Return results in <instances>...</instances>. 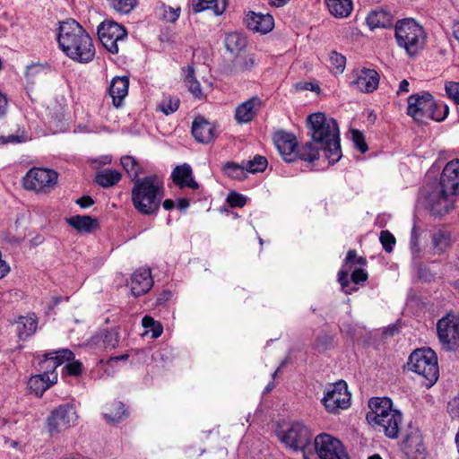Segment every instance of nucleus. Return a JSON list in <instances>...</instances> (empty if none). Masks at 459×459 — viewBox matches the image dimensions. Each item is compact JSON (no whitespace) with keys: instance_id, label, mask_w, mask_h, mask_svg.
I'll return each instance as SVG.
<instances>
[{"instance_id":"nucleus-17","label":"nucleus","mask_w":459,"mask_h":459,"mask_svg":"<svg viewBox=\"0 0 459 459\" xmlns=\"http://www.w3.org/2000/svg\"><path fill=\"white\" fill-rule=\"evenodd\" d=\"M440 189L446 195L459 194V159L446 163L440 177Z\"/></svg>"},{"instance_id":"nucleus-16","label":"nucleus","mask_w":459,"mask_h":459,"mask_svg":"<svg viewBox=\"0 0 459 459\" xmlns=\"http://www.w3.org/2000/svg\"><path fill=\"white\" fill-rule=\"evenodd\" d=\"M273 142L285 161L292 162L298 158V141L293 134L277 131L273 134Z\"/></svg>"},{"instance_id":"nucleus-50","label":"nucleus","mask_w":459,"mask_h":459,"mask_svg":"<svg viewBox=\"0 0 459 459\" xmlns=\"http://www.w3.org/2000/svg\"><path fill=\"white\" fill-rule=\"evenodd\" d=\"M351 133V137H352L354 146L361 153H365L368 151V145L365 142L363 134L357 129H352Z\"/></svg>"},{"instance_id":"nucleus-55","label":"nucleus","mask_w":459,"mask_h":459,"mask_svg":"<svg viewBox=\"0 0 459 459\" xmlns=\"http://www.w3.org/2000/svg\"><path fill=\"white\" fill-rule=\"evenodd\" d=\"M209 9H212L216 15L221 14L227 7V0H207Z\"/></svg>"},{"instance_id":"nucleus-14","label":"nucleus","mask_w":459,"mask_h":459,"mask_svg":"<svg viewBox=\"0 0 459 459\" xmlns=\"http://www.w3.org/2000/svg\"><path fill=\"white\" fill-rule=\"evenodd\" d=\"M407 114L417 122H423L428 117L435 115V100L429 92L412 94L409 96Z\"/></svg>"},{"instance_id":"nucleus-35","label":"nucleus","mask_w":459,"mask_h":459,"mask_svg":"<svg viewBox=\"0 0 459 459\" xmlns=\"http://www.w3.org/2000/svg\"><path fill=\"white\" fill-rule=\"evenodd\" d=\"M225 46L230 53H237L246 48L247 39L241 33L230 32L225 38Z\"/></svg>"},{"instance_id":"nucleus-4","label":"nucleus","mask_w":459,"mask_h":459,"mask_svg":"<svg viewBox=\"0 0 459 459\" xmlns=\"http://www.w3.org/2000/svg\"><path fill=\"white\" fill-rule=\"evenodd\" d=\"M163 195L162 182L155 175L136 180L132 188L133 205L144 215H152L159 211Z\"/></svg>"},{"instance_id":"nucleus-48","label":"nucleus","mask_w":459,"mask_h":459,"mask_svg":"<svg viewBox=\"0 0 459 459\" xmlns=\"http://www.w3.org/2000/svg\"><path fill=\"white\" fill-rule=\"evenodd\" d=\"M113 8L120 13H128L136 5V0H111Z\"/></svg>"},{"instance_id":"nucleus-63","label":"nucleus","mask_w":459,"mask_h":459,"mask_svg":"<svg viewBox=\"0 0 459 459\" xmlns=\"http://www.w3.org/2000/svg\"><path fill=\"white\" fill-rule=\"evenodd\" d=\"M22 140L19 136H16L14 134H10L7 137H2V143H19Z\"/></svg>"},{"instance_id":"nucleus-49","label":"nucleus","mask_w":459,"mask_h":459,"mask_svg":"<svg viewBox=\"0 0 459 459\" xmlns=\"http://www.w3.org/2000/svg\"><path fill=\"white\" fill-rule=\"evenodd\" d=\"M379 239L384 250L387 253H391L396 242L394 235L388 230H382Z\"/></svg>"},{"instance_id":"nucleus-2","label":"nucleus","mask_w":459,"mask_h":459,"mask_svg":"<svg viewBox=\"0 0 459 459\" xmlns=\"http://www.w3.org/2000/svg\"><path fill=\"white\" fill-rule=\"evenodd\" d=\"M307 127L311 139L324 147L329 163L338 161L342 157V150L337 121L323 112H316L307 117Z\"/></svg>"},{"instance_id":"nucleus-24","label":"nucleus","mask_w":459,"mask_h":459,"mask_svg":"<svg viewBox=\"0 0 459 459\" xmlns=\"http://www.w3.org/2000/svg\"><path fill=\"white\" fill-rule=\"evenodd\" d=\"M245 22L249 30L263 34L270 32L274 27L273 17L269 13L263 14L250 12L247 14Z\"/></svg>"},{"instance_id":"nucleus-60","label":"nucleus","mask_w":459,"mask_h":459,"mask_svg":"<svg viewBox=\"0 0 459 459\" xmlns=\"http://www.w3.org/2000/svg\"><path fill=\"white\" fill-rule=\"evenodd\" d=\"M8 100L4 94L0 91V118L4 117L7 113Z\"/></svg>"},{"instance_id":"nucleus-21","label":"nucleus","mask_w":459,"mask_h":459,"mask_svg":"<svg viewBox=\"0 0 459 459\" xmlns=\"http://www.w3.org/2000/svg\"><path fill=\"white\" fill-rule=\"evenodd\" d=\"M262 106L263 101L257 96L242 102L236 108L235 118L237 122L239 124L251 122Z\"/></svg>"},{"instance_id":"nucleus-62","label":"nucleus","mask_w":459,"mask_h":459,"mask_svg":"<svg viewBox=\"0 0 459 459\" xmlns=\"http://www.w3.org/2000/svg\"><path fill=\"white\" fill-rule=\"evenodd\" d=\"M193 9L195 13H201L204 10H208L209 5L207 0H198L195 4H194Z\"/></svg>"},{"instance_id":"nucleus-61","label":"nucleus","mask_w":459,"mask_h":459,"mask_svg":"<svg viewBox=\"0 0 459 459\" xmlns=\"http://www.w3.org/2000/svg\"><path fill=\"white\" fill-rule=\"evenodd\" d=\"M76 204H79L82 208H88V207H91L94 204V201L91 196L85 195V196L79 198L76 201Z\"/></svg>"},{"instance_id":"nucleus-36","label":"nucleus","mask_w":459,"mask_h":459,"mask_svg":"<svg viewBox=\"0 0 459 459\" xmlns=\"http://www.w3.org/2000/svg\"><path fill=\"white\" fill-rule=\"evenodd\" d=\"M120 179V172L114 169H105L97 173L95 177V182L103 187L112 186L116 185Z\"/></svg>"},{"instance_id":"nucleus-15","label":"nucleus","mask_w":459,"mask_h":459,"mask_svg":"<svg viewBox=\"0 0 459 459\" xmlns=\"http://www.w3.org/2000/svg\"><path fill=\"white\" fill-rule=\"evenodd\" d=\"M379 74L374 69L362 68L353 71L351 85L364 93L376 91L379 84Z\"/></svg>"},{"instance_id":"nucleus-54","label":"nucleus","mask_w":459,"mask_h":459,"mask_svg":"<svg viewBox=\"0 0 459 459\" xmlns=\"http://www.w3.org/2000/svg\"><path fill=\"white\" fill-rule=\"evenodd\" d=\"M255 65V57L253 55L242 56L238 59L236 67L240 71H248Z\"/></svg>"},{"instance_id":"nucleus-23","label":"nucleus","mask_w":459,"mask_h":459,"mask_svg":"<svg viewBox=\"0 0 459 459\" xmlns=\"http://www.w3.org/2000/svg\"><path fill=\"white\" fill-rule=\"evenodd\" d=\"M12 325L14 326L18 338L26 340L36 333L38 318L34 313H30L27 316H18L12 322Z\"/></svg>"},{"instance_id":"nucleus-7","label":"nucleus","mask_w":459,"mask_h":459,"mask_svg":"<svg viewBox=\"0 0 459 459\" xmlns=\"http://www.w3.org/2000/svg\"><path fill=\"white\" fill-rule=\"evenodd\" d=\"M277 437L284 446L291 451H304L312 441L310 428L300 421L292 422L284 429L277 431Z\"/></svg>"},{"instance_id":"nucleus-11","label":"nucleus","mask_w":459,"mask_h":459,"mask_svg":"<svg viewBox=\"0 0 459 459\" xmlns=\"http://www.w3.org/2000/svg\"><path fill=\"white\" fill-rule=\"evenodd\" d=\"M437 337L446 351L453 350L459 342V315L448 312L437 323Z\"/></svg>"},{"instance_id":"nucleus-38","label":"nucleus","mask_w":459,"mask_h":459,"mask_svg":"<svg viewBox=\"0 0 459 459\" xmlns=\"http://www.w3.org/2000/svg\"><path fill=\"white\" fill-rule=\"evenodd\" d=\"M224 173L234 179H242L246 177V167L244 162L242 164H238L233 161H228L223 166Z\"/></svg>"},{"instance_id":"nucleus-30","label":"nucleus","mask_w":459,"mask_h":459,"mask_svg":"<svg viewBox=\"0 0 459 459\" xmlns=\"http://www.w3.org/2000/svg\"><path fill=\"white\" fill-rule=\"evenodd\" d=\"M184 74V84L192 93V95L197 99L204 97L200 82L197 81L195 76V71L193 65H187L183 68Z\"/></svg>"},{"instance_id":"nucleus-6","label":"nucleus","mask_w":459,"mask_h":459,"mask_svg":"<svg viewBox=\"0 0 459 459\" xmlns=\"http://www.w3.org/2000/svg\"><path fill=\"white\" fill-rule=\"evenodd\" d=\"M408 368L426 379L427 386L433 385L438 378V366L436 353L429 348L414 351L409 357Z\"/></svg>"},{"instance_id":"nucleus-51","label":"nucleus","mask_w":459,"mask_h":459,"mask_svg":"<svg viewBox=\"0 0 459 459\" xmlns=\"http://www.w3.org/2000/svg\"><path fill=\"white\" fill-rule=\"evenodd\" d=\"M445 91L446 95L453 100L455 104L459 105V82H446Z\"/></svg>"},{"instance_id":"nucleus-57","label":"nucleus","mask_w":459,"mask_h":459,"mask_svg":"<svg viewBox=\"0 0 459 459\" xmlns=\"http://www.w3.org/2000/svg\"><path fill=\"white\" fill-rule=\"evenodd\" d=\"M351 279L355 284H359L368 280V273L364 269H355L351 275Z\"/></svg>"},{"instance_id":"nucleus-28","label":"nucleus","mask_w":459,"mask_h":459,"mask_svg":"<svg viewBox=\"0 0 459 459\" xmlns=\"http://www.w3.org/2000/svg\"><path fill=\"white\" fill-rule=\"evenodd\" d=\"M69 226L79 232L91 233L99 227V221L96 218L88 215H75L66 218Z\"/></svg>"},{"instance_id":"nucleus-37","label":"nucleus","mask_w":459,"mask_h":459,"mask_svg":"<svg viewBox=\"0 0 459 459\" xmlns=\"http://www.w3.org/2000/svg\"><path fill=\"white\" fill-rule=\"evenodd\" d=\"M121 165L126 169L131 180L134 183L136 180H140V174L143 173L141 165L132 156H124L121 158Z\"/></svg>"},{"instance_id":"nucleus-29","label":"nucleus","mask_w":459,"mask_h":459,"mask_svg":"<svg viewBox=\"0 0 459 459\" xmlns=\"http://www.w3.org/2000/svg\"><path fill=\"white\" fill-rule=\"evenodd\" d=\"M57 375H53L52 377H44L40 374L32 376L28 382L30 389L37 395L41 396L46 390L52 385L56 383Z\"/></svg>"},{"instance_id":"nucleus-25","label":"nucleus","mask_w":459,"mask_h":459,"mask_svg":"<svg viewBox=\"0 0 459 459\" xmlns=\"http://www.w3.org/2000/svg\"><path fill=\"white\" fill-rule=\"evenodd\" d=\"M455 203V196L443 193L442 189L438 193H433L429 199L430 212L435 215H444L449 212Z\"/></svg>"},{"instance_id":"nucleus-44","label":"nucleus","mask_w":459,"mask_h":459,"mask_svg":"<svg viewBox=\"0 0 459 459\" xmlns=\"http://www.w3.org/2000/svg\"><path fill=\"white\" fill-rule=\"evenodd\" d=\"M179 99L178 97H165L159 104V109L165 115H170L178 110Z\"/></svg>"},{"instance_id":"nucleus-9","label":"nucleus","mask_w":459,"mask_h":459,"mask_svg":"<svg viewBox=\"0 0 459 459\" xmlns=\"http://www.w3.org/2000/svg\"><path fill=\"white\" fill-rule=\"evenodd\" d=\"M98 36L109 53L117 54L127 39V31L115 22L104 21L98 26Z\"/></svg>"},{"instance_id":"nucleus-42","label":"nucleus","mask_w":459,"mask_h":459,"mask_svg":"<svg viewBox=\"0 0 459 459\" xmlns=\"http://www.w3.org/2000/svg\"><path fill=\"white\" fill-rule=\"evenodd\" d=\"M267 160L261 155H255L253 160L247 161L245 164L247 172L257 173L263 172L267 167Z\"/></svg>"},{"instance_id":"nucleus-26","label":"nucleus","mask_w":459,"mask_h":459,"mask_svg":"<svg viewBox=\"0 0 459 459\" xmlns=\"http://www.w3.org/2000/svg\"><path fill=\"white\" fill-rule=\"evenodd\" d=\"M129 79L127 76H116L111 80L108 93L115 108L122 107L123 100L128 93Z\"/></svg>"},{"instance_id":"nucleus-47","label":"nucleus","mask_w":459,"mask_h":459,"mask_svg":"<svg viewBox=\"0 0 459 459\" xmlns=\"http://www.w3.org/2000/svg\"><path fill=\"white\" fill-rule=\"evenodd\" d=\"M102 341L106 349H114L118 345L119 335L115 329L106 330L102 333Z\"/></svg>"},{"instance_id":"nucleus-20","label":"nucleus","mask_w":459,"mask_h":459,"mask_svg":"<svg viewBox=\"0 0 459 459\" xmlns=\"http://www.w3.org/2000/svg\"><path fill=\"white\" fill-rule=\"evenodd\" d=\"M153 280L149 268L136 270L131 276L130 288L132 294L135 297L148 292L152 287Z\"/></svg>"},{"instance_id":"nucleus-3","label":"nucleus","mask_w":459,"mask_h":459,"mask_svg":"<svg viewBox=\"0 0 459 459\" xmlns=\"http://www.w3.org/2000/svg\"><path fill=\"white\" fill-rule=\"evenodd\" d=\"M367 422L376 430L392 439H396L403 426V415L388 397H372L368 400Z\"/></svg>"},{"instance_id":"nucleus-13","label":"nucleus","mask_w":459,"mask_h":459,"mask_svg":"<svg viewBox=\"0 0 459 459\" xmlns=\"http://www.w3.org/2000/svg\"><path fill=\"white\" fill-rule=\"evenodd\" d=\"M314 446L320 459H350L342 442L329 434L317 435Z\"/></svg>"},{"instance_id":"nucleus-33","label":"nucleus","mask_w":459,"mask_h":459,"mask_svg":"<svg viewBox=\"0 0 459 459\" xmlns=\"http://www.w3.org/2000/svg\"><path fill=\"white\" fill-rule=\"evenodd\" d=\"M367 23L370 29L388 28L393 24L392 16L388 12L383 10L372 11L367 17Z\"/></svg>"},{"instance_id":"nucleus-53","label":"nucleus","mask_w":459,"mask_h":459,"mask_svg":"<svg viewBox=\"0 0 459 459\" xmlns=\"http://www.w3.org/2000/svg\"><path fill=\"white\" fill-rule=\"evenodd\" d=\"M227 202L231 207H243L247 203V198L237 192H231L227 197Z\"/></svg>"},{"instance_id":"nucleus-10","label":"nucleus","mask_w":459,"mask_h":459,"mask_svg":"<svg viewBox=\"0 0 459 459\" xmlns=\"http://www.w3.org/2000/svg\"><path fill=\"white\" fill-rule=\"evenodd\" d=\"M78 419L76 410L71 403L57 406L47 418V428L50 436L57 435L69 429Z\"/></svg>"},{"instance_id":"nucleus-12","label":"nucleus","mask_w":459,"mask_h":459,"mask_svg":"<svg viewBox=\"0 0 459 459\" xmlns=\"http://www.w3.org/2000/svg\"><path fill=\"white\" fill-rule=\"evenodd\" d=\"M351 394L345 381L340 380L330 385L325 391L322 399L326 411L331 413H338L339 410L347 409L350 406Z\"/></svg>"},{"instance_id":"nucleus-32","label":"nucleus","mask_w":459,"mask_h":459,"mask_svg":"<svg viewBox=\"0 0 459 459\" xmlns=\"http://www.w3.org/2000/svg\"><path fill=\"white\" fill-rule=\"evenodd\" d=\"M103 415L108 422H119L127 416L125 405L118 401L107 403Z\"/></svg>"},{"instance_id":"nucleus-59","label":"nucleus","mask_w":459,"mask_h":459,"mask_svg":"<svg viewBox=\"0 0 459 459\" xmlns=\"http://www.w3.org/2000/svg\"><path fill=\"white\" fill-rule=\"evenodd\" d=\"M66 369L71 376H79L82 373V366L79 361H72L66 365Z\"/></svg>"},{"instance_id":"nucleus-18","label":"nucleus","mask_w":459,"mask_h":459,"mask_svg":"<svg viewBox=\"0 0 459 459\" xmlns=\"http://www.w3.org/2000/svg\"><path fill=\"white\" fill-rule=\"evenodd\" d=\"M403 451L409 459H426L427 451L419 429L411 428L403 439Z\"/></svg>"},{"instance_id":"nucleus-8","label":"nucleus","mask_w":459,"mask_h":459,"mask_svg":"<svg viewBox=\"0 0 459 459\" xmlns=\"http://www.w3.org/2000/svg\"><path fill=\"white\" fill-rule=\"evenodd\" d=\"M58 173L45 168H32L23 178L24 187L38 194H49L56 186Z\"/></svg>"},{"instance_id":"nucleus-27","label":"nucleus","mask_w":459,"mask_h":459,"mask_svg":"<svg viewBox=\"0 0 459 459\" xmlns=\"http://www.w3.org/2000/svg\"><path fill=\"white\" fill-rule=\"evenodd\" d=\"M172 178L176 185L180 188L189 187L191 189H198L199 185L195 181L192 175L191 167L184 163L177 166L172 171Z\"/></svg>"},{"instance_id":"nucleus-64","label":"nucleus","mask_w":459,"mask_h":459,"mask_svg":"<svg viewBox=\"0 0 459 459\" xmlns=\"http://www.w3.org/2000/svg\"><path fill=\"white\" fill-rule=\"evenodd\" d=\"M408 91H409V82L404 79L399 84V89L397 91V94H400L403 92H408Z\"/></svg>"},{"instance_id":"nucleus-39","label":"nucleus","mask_w":459,"mask_h":459,"mask_svg":"<svg viewBox=\"0 0 459 459\" xmlns=\"http://www.w3.org/2000/svg\"><path fill=\"white\" fill-rule=\"evenodd\" d=\"M432 244L437 252H444L450 245V234L443 230L434 232L432 235Z\"/></svg>"},{"instance_id":"nucleus-5","label":"nucleus","mask_w":459,"mask_h":459,"mask_svg":"<svg viewBox=\"0 0 459 459\" xmlns=\"http://www.w3.org/2000/svg\"><path fill=\"white\" fill-rule=\"evenodd\" d=\"M394 30L398 46L403 48L410 56H416L424 48L427 34L423 27L414 19L399 20Z\"/></svg>"},{"instance_id":"nucleus-46","label":"nucleus","mask_w":459,"mask_h":459,"mask_svg":"<svg viewBox=\"0 0 459 459\" xmlns=\"http://www.w3.org/2000/svg\"><path fill=\"white\" fill-rule=\"evenodd\" d=\"M48 356H49L50 359H52L53 360L58 362V366H60L65 361H72L74 359V352L68 349H63L48 352Z\"/></svg>"},{"instance_id":"nucleus-19","label":"nucleus","mask_w":459,"mask_h":459,"mask_svg":"<svg viewBox=\"0 0 459 459\" xmlns=\"http://www.w3.org/2000/svg\"><path fill=\"white\" fill-rule=\"evenodd\" d=\"M354 264L365 265L366 258L362 256H358L357 252L355 250H349L344 260L342 268L338 273V281L342 287V290L346 294H351L352 291L358 290L357 288L348 289L350 285V281L348 278L349 271Z\"/></svg>"},{"instance_id":"nucleus-22","label":"nucleus","mask_w":459,"mask_h":459,"mask_svg":"<svg viewBox=\"0 0 459 459\" xmlns=\"http://www.w3.org/2000/svg\"><path fill=\"white\" fill-rule=\"evenodd\" d=\"M192 134L201 143H209L216 136V127L203 117L195 118L192 124Z\"/></svg>"},{"instance_id":"nucleus-1","label":"nucleus","mask_w":459,"mask_h":459,"mask_svg":"<svg viewBox=\"0 0 459 459\" xmlns=\"http://www.w3.org/2000/svg\"><path fill=\"white\" fill-rule=\"evenodd\" d=\"M57 41L62 51L75 62L87 64L95 56L91 38L74 20L60 23Z\"/></svg>"},{"instance_id":"nucleus-56","label":"nucleus","mask_w":459,"mask_h":459,"mask_svg":"<svg viewBox=\"0 0 459 459\" xmlns=\"http://www.w3.org/2000/svg\"><path fill=\"white\" fill-rule=\"evenodd\" d=\"M179 8L163 7V18L168 22H175L179 17Z\"/></svg>"},{"instance_id":"nucleus-41","label":"nucleus","mask_w":459,"mask_h":459,"mask_svg":"<svg viewBox=\"0 0 459 459\" xmlns=\"http://www.w3.org/2000/svg\"><path fill=\"white\" fill-rule=\"evenodd\" d=\"M329 61L332 72L334 74H342L346 66V57L342 54L332 51L330 53Z\"/></svg>"},{"instance_id":"nucleus-45","label":"nucleus","mask_w":459,"mask_h":459,"mask_svg":"<svg viewBox=\"0 0 459 459\" xmlns=\"http://www.w3.org/2000/svg\"><path fill=\"white\" fill-rule=\"evenodd\" d=\"M410 250L412 260L414 262L419 261L421 257V248L419 245V231L416 226L412 228L411 232Z\"/></svg>"},{"instance_id":"nucleus-40","label":"nucleus","mask_w":459,"mask_h":459,"mask_svg":"<svg viewBox=\"0 0 459 459\" xmlns=\"http://www.w3.org/2000/svg\"><path fill=\"white\" fill-rule=\"evenodd\" d=\"M44 359L39 361V374L44 377H52L56 373V368L58 367V362L50 359L48 353L44 355Z\"/></svg>"},{"instance_id":"nucleus-52","label":"nucleus","mask_w":459,"mask_h":459,"mask_svg":"<svg viewBox=\"0 0 459 459\" xmlns=\"http://www.w3.org/2000/svg\"><path fill=\"white\" fill-rule=\"evenodd\" d=\"M435 115L433 117H428L427 118H430L436 120L437 122L443 121L448 115L449 108L445 104H438L435 101V108L432 109Z\"/></svg>"},{"instance_id":"nucleus-58","label":"nucleus","mask_w":459,"mask_h":459,"mask_svg":"<svg viewBox=\"0 0 459 459\" xmlns=\"http://www.w3.org/2000/svg\"><path fill=\"white\" fill-rule=\"evenodd\" d=\"M447 411L452 418H459V395L448 403Z\"/></svg>"},{"instance_id":"nucleus-34","label":"nucleus","mask_w":459,"mask_h":459,"mask_svg":"<svg viewBox=\"0 0 459 459\" xmlns=\"http://www.w3.org/2000/svg\"><path fill=\"white\" fill-rule=\"evenodd\" d=\"M320 151H324V147L319 146L311 139L307 142L300 149H298V158L307 162H313L319 159Z\"/></svg>"},{"instance_id":"nucleus-43","label":"nucleus","mask_w":459,"mask_h":459,"mask_svg":"<svg viewBox=\"0 0 459 459\" xmlns=\"http://www.w3.org/2000/svg\"><path fill=\"white\" fill-rule=\"evenodd\" d=\"M142 325L145 329H149L152 337L156 339L160 337L163 332V327L160 322L155 321L152 316H145L142 319Z\"/></svg>"},{"instance_id":"nucleus-31","label":"nucleus","mask_w":459,"mask_h":459,"mask_svg":"<svg viewBox=\"0 0 459 459\" xmlns=\"http://www.w3.org/2000/svg\"><path fill=\"white\" fill-rule=\"evenodd\" d=\"M328 11L337 18L348 17L352 9L351 0H325Z\"/></svg>"}]
</instances>
